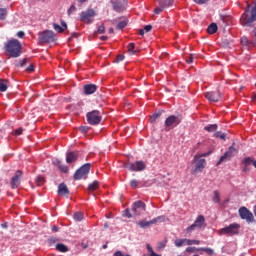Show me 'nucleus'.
I'll list each match as a JSON object with an SVG mask.
<instances>
[{
    "label": "nucleus",
    "instance_id": "obj_9",
    "mask_svg": "<svg viewBox=\"0 0 256 256\" xmlns=\"http://www.w3.org/2000/svg\"><path fill=\"white\" fill-rule=\"evenodd\" d=\"M86 117L89 125H99V123H101V112H99L98 110L88 112L86 114Z\"/></svg>",
    "mask_w": 256,
    "mask_h": 256
},
{
    "label": "nucleus",
    "instance_id": "obj_18",
    "mask_svg": "<svg viewBox=\"0 0 256 256\" xmlns=\"http://www.w3.org/2000/svg\"><path fill=\"white\" fill-rule=\"evenodd\" d=\"M78 157L79 155L76 152H68L66 154V163L68 164L75 163Z\"/></svg>",
    "mask_w": 256,
    "mask_h": 256
},
{
    "label": "nucleus",
    "instance_id": "obj_1",
    "mask_svg": "<svg viewBox=\"0 0 256 256\" xmlns=\"http://www.w3.org/2000/svg\"><path fill=\"white\" fill-rule=\"evenodd\" d=\"M21 42L17 39H12L6 42L5 51L9 57L17 58L21 57Z\"/></svg>",
    "mask_w": 256,
    "mask_h": 256
},
{
    "label": "nucleus",
    "instance_id": "obj_10",
    "mask_svg": "<svg viewBox=\"0 0 256 256\" xmlns=\"http://www.w3.org/2000/svg\"><path fill=\"white\" fill-rule=\"evenodd\" d=\"M40 43H53L55 41V33L51 30H45L38 34Z\"/></svg>",
    "mask_w": 256,
    "mask_h": 256
},
{
    "label": "nucleus",
    "instance_id": "obj_48",
    "mask_svg": "<svg viewBox=\"0 0 256 256\" xmlns=\"http://www.w3.org/2000/svg\"><path fill=\"white\" fill-rule=\"evenodd\" d=\"M97 32L100 33V35H103V33H105V25H100L97 29Z\"/></svg>",
    "mask_w": 256,
    "mask_h": 256
},
{
    "label": "nucleus",
    "instance_id": "obj_47",
    "mask_svg": "<svg viewBox=\"0 0 256 256\" xmlns=\"http://www.w3.org/2000/svg\"><path fill=\"white\" fill-rule=\"evenodd\" d=\"M79 131H81L83 135H85V133L89 132V126H80Z\"/></svg>",
    "mask_w": 256,
    "mask_h": 256
},
{
    "label": "nucleus",
    "instance_id": "obj_55",
    "mask_svg": "<svg viewBox=\"0 0 256 256\" xmlns=\"http://www.w3.org/2000/svg\"><path fill=\"white\" fill-rule=\"evenodd\" d=\"M114 256H131V255H129V254H123V252H121V251H116L115 253H114Z\"/></svg>",
    "mask_w": 256,
    "mask_h": 256
},
{
    "label": "nucleus",
    "instance_id": "obj_13",
    "mask_svg": "<svg viewBox=\"0 0 256 256\" xmlns=\"http://www.w3.org/2000/svg\"><path fill=\"white\" fill-rule=\"evenodd\" d=\"M146 205L143 201L139 200L132 204V213L133 215H141L142 213H145Z\"/></svg>",
    "mask_w": 256,
    "mask_h": 256
},
{
    "label": "nucleus",
    "instance_id": "obj_56",
    "mask_svg": "<svg viewBox=\"0 0 256 256\" xmlns=\"http://www.w3.org/2000/svg\"><path fill=\"white\" fill-rule=\"evenodd\" d=\"M209 0H194V3H197V5H204V3H207Z\"/></svg>",
    "mask_w": 256,
    "mask_h": 256
},
{
    "label": "nucleus",
    "instance_id": "obj_16",
    "mask_svg": "<svg viewBox=\"0 0 256 256\" xmlns=\"http://www.w3.org/2000/svg\"><path fill=\"white\" fill-rule=\"evenodd\" d=\"M205 97L210 103H217L221 99V93L219 91L206 92Z\"/></svg>",
    "mask_w": 256,
    "mask_h": 256
},
{
    "label": "nucleus",
    "instance_id": "obj_57",
    "mask_svg": "<svg viewBox=\"0 0 256 256\" xmlns=\"http://www.w3.org/2000/svg\"><path fill=\"white\" fill-rule=\"evenodd\" d=\"M17 37H18L19 39H23V37H25V32L19 31V32L17 33Z\"/></svg>",
    "mask_w": 256,
    "mask_h": 256
},
{
    "label": "nucleus",
    "instance_id": "obj_51",
    "mask_svg": "<svg viewBox=\"0 0 256 256\" xmlns=\"http://www.w3.org/2000/svg\"><path fill=\"white\" fill-rule=\"evenodd\" d=\"M124 215L125 217H127L128 219H131V217H133V214H131V211H129V209H126L124 211Z\"/></svg>",
    "mask_w": 256,
    "mask_h": 256
},
{
    "label": "nucleus",
    "instance_id": "obj_3",
    "mask_svg": "<svg viewBox=\"0 0 256 256\" xmlns=\"http://www.w3.org/2000/svg\"><path fill=\"white\" fill-rule=\"evenodd\" d=\"M206 227L207 223L205 222V216L198 215L194 223L186 228V233L191 235L195 229H205Z\"/></svg>",
    "mask_w": 256,
    "mask_h": 256
},
{
    "label": "nucleus",
    "instance_id": "obj_52",
    "mask_svg": "<svg viewBox=\"0 0 256 256\" xmlns=\"http://www.w3.org/2000/svg\"><path fill=\"white\" fill-rule=\"evenodd\" d=\"M26 71H27L28 73H33V71H35V65L31 64L30 66H28V67L26 68Z\"/></svg>",
    "mask_w": 256,
    "mask_h": 256
},
{
    "label": "nucleus",
    "instance_id": "obj_7",
    "mask_svg": "<svg viewBox=\"0 0 256 256\" xmlns=\"http://www.w3.org/2000/svg\"><path fill=\"white\" fill-rule=\"evenodd\" d=\"M194 163L196 166L192 171V175L203 173V170L205 169V167H207V160H205V158H200L199 155L194 156Z\"/></svg>",
    "mask_w": 256,
    "mask_h": 256
},
{
    "label": "nucleus",
    "instance_id": "obj_54",
    "mask_svg": "<svg viewBox=\"0 0 256 256\" xmlns=\"http://www.w3.org/2000/svg\"><path fill=\"white\" fill-rule=\"evenodd\" d=\"M15 135L19 136V135H23V128H18L14 131Z\"/></svg>",
    "mask_w": 256,
    "mask_h": 256
},
{
    "label": "nucleus",
    "instance_id": "obj_46",
    "mask_svg": "<svg viewBox=\"0 0 256 256\" xmlns=\"http://www.w3.org/2000/svg\"><path fill=\"white\" fill-rule=\"evenodd\" d=\"M75 11H77V7L75 6V4H72L68 9L67 13L68 15H71L72 13H75Z\"/></svg>",
    "mask_w": 256,
    "mask_h": 256
},
{
    "label": "nucleus",
    "instance_id": "obj_49",
    "mask_svg": "<svg viewBox=\"0 0 256 256\" xmlns=\"http://www.w3.org/2000/svg\"><path fill=\"white\" fill-rule=\"evenodd\" d=\"M57 241H59L57 238H55V237H50V238L48 239V244H49V245H53V244L57 243Z\"/></svg>",
    "mask_w": 256,
    "mask_h": 256
},
{
    "label": "nucleus",
    "instance_id": "obj_28",
    "mask_svg": "<svg viewBox=\"0 0 256 256\" xmlns=\"http://www.w3.org/2000/svg\"><path fill=\"white\" fill-rule=\"evenodd\" d=\"M112 5L114 11H117V13H121V11H123V5L120 2H113Z\"/></svg>",
    "mask_w": 256,
    "mask_h": 256
},
{
    "label": "nucleus",
    "instance_id": "obj_43",
    "mask_svg": "<svg viewBox=\"0 0 256 256\" xmlns=\"http://www.w3.org/2000/svg\"><path fill=\"white\" fill-rule=\"evenodd\" d=\"M201 241L199 240H190V239H186V245H200Z\"/></svg>",
    "mask_w": 256,
    "mask_h": 256
},
{
    "label": "nucleus",
    "instance_id": "obj_39",
    "mask_svg": "<svg viewBox=\"0 0 256 256\" xmlns=\"http://www.w3.org/2000/svg\"><path fill=\"white\" fill-rule=\"evenodd\" d=\"M127 27V20H122L116 25V29H125Z\"/></svg>",
    "mask_w": 256,
    "mask_h": 256
},
{
    "label": "nucleus",
    "instance_id": "obj_31",
    "mask_svg": "<svg viewBox=\"0 0 256 256\" xmlns=\"http://www.w3.org/2000/svg\"><path fill=\"white\" fill-rule=\"evenodd\" d=\"M97 189H99V181H94L88 186L89 191H97Z\"/></svg>",
    "mask_w": 256,
    "mask_h": 256
},
{
    "label": "nucleus",
    "instance_id": "obj_38",
    "mask_svg": "<svg viewBox=\"0 0 256 256\" xmlns=\"http://www.w3.org/2000/svg\"><path fill=\"white\" fill-rule=\"evenodd\" d=\"M53 28H54V31H57V33H63V31H65V28L61 27L57 23H53Z\"/></svg>",
    "mask_w": 256,
    "mask_h": 256
},
{
    "label": "nucleus",
    "instance_id": "obj_15",
    "mask_svg": "<svg viewBox=\"0 0 256 256\" xmlns=\"http://www.w3.org/2000/svg\"><path fill=\"white\" fill-rule=\"evenodd\" d=\"M163 219H164L163 216H159L150 221L142 220L138 223V225H139V227H141V229H147V227H151V225H155V223H159V222L163 221Z\"/></svg>",
    "mask_w": 256,
    "mask_h": 256
},
{
    "label": "nucleus",
    "instance_id": "obj_4",
    "mask_svg": "<svg viewBox=\"0 0 256 256\" xmlns=\"http://www.w3.org/2000/svg\"><path fill=\"white\" fill-rule=\"evenodd\" d=\"M181 116L180 115H170L166 118L164 122L165 131H171V129H175L177 125L181 124Z\"/></svg>",
    "mask_w": 256,
    "mask_h": 256
},
{
    "label": "nucleus",
    "instance_id": "obj_12",
    "mask_svg": "<svg viewBox=\"0 0 256 256\" xmlns=\"http://www.w3.org/2000/svg\"><path fill=\"white\" fill-rule=\"evenodd\" d=\"M126 169L134 172L145 171V169H147V164H145L142 160H139L134 163L126 164Z\"/></svg>",
    "mask_w": 256,
    "mask_h": 256
},
{
    "label": "nucleus",
    "instance_id": "obj_26",
    "mask_svg": "<svg viewBox=\"0 0 256 256\" xmlns=\"http://www.w3.org/2000/svg\"><path fill=\"white\" fill-rule=\"evenodd\" d=\"M161 115H163V111H159L157 113H154L151 117H150V123H156L157 120L159 119V117H161Z\"/></svg>",
    "mask_w": 256,
    "mask_h": 256
},
{
    "label": "nucleus",
    "instance_id": "obj_11",
    "mask_svg": "<svg viewBox=\"0 0 256 256\" xmlns=\"http://www.w3.org/2000/svg\"><path fill=\"white\" fill-rule=\"evenodd\" d=\"M93 17H95V10L88 9L86 11L81 12L80 21L86 23L87 25H91V23H93Z\"/></svg>",
    "mask_w": 256,
    "mask_h": 256
},
{
    "label": "nucleus",
    "instance_id": "obj_53",
    "mask_svg": "<svg viewBox=\"0 0 256 256\" xmlns=\"http://www.w3.org/2000/svg\"><path fill=\"white\" fill-rule=\"evenodd\" d=\"M152 29H153V26H152L151 24L146 25V26L144 27L145 33H149V31H151Z\"/></svg>",
    "mask_w": 256,
    "mask_h": 256
},
{
    "label": "nucleus",
    "instance_id": "obj_27",
    "mask_svg": "<svg viewBox=\"0 0 256 256\" xmlns=\"http://www.w3.org/2000/svg\"><path fill=\"white\" fill-rule=\"evenodd\" d=\"M219 25H221L222 27H227V25H229V17H227V16H220Z\"/></svg>",
    "mask_w": 256,
    "mask_h": 256
},
{
    "label": "nucleus",
    "instance_id": "obj_33",
    "mask_svg": "<svg viewBox=\"0 0 256 256\" xmlns=\"http://www.w3.org/2000/svg\"><path fill=\"white\" fill-rule=\"evenodd\" d=\"M73 219L76 220V221H83L84 215H83L82 212H76L73 215Z\"/></svg>",
    "mask_w": 256,
    "mask_h": 256
},
{
    "label": "nucleus",
    "instance_id": "obj_22",
    "mask_svg": "<svg viewBox=\"0 0 256 256\" xmlns=\"http://www.w3.org/2000/svg\"><path fill=\"white\" fill-rule=\"evenodd\" d=\"M219 29V27L217 26L216 23H212L208 26L207 28V33H209V35H215V32Z\"/></svg>",
    "mask_w": 256,
    "mask_h": 256
},
{
    "label": "nucleus",
    "instance_id": "obj_25",
    "mask_svg": "<svg viewBox=\"0 0 256 256\" xmlns=\"http://www.w3.org/2000/svg\"><path fill=\"white\" fill-rule=\"evenodd\" d=\"M174 245L175 247H183V245H187V238L176 239Z\"/></svg>",
    "mask_w": 256,
    "mask_h": 256
},
{
    "label": "nucleus",
    "instance_id": "obj_34",
    "mask_svg": "<svg viewBox=\"0 0 256 256\" xmlns=\"http://www.w3.org/2000/svg\"><path fill=\"white\" fill-rule=\"evenodd\" d=\"M205 131H208L209 133H213L217 129V124H210L208 126L204 127Z\"/></svg>",
    "mask_w": 256,
    "mask_h": 256
},
{
    "label": "nucleus",
    "instance_id": "obj_29",
    "mask_svg": "<svg viewBox=\"0 0 256 256\" xmlns=\"http://www.w3.org/2000/svg\"><path fill=\"white\" fill-rule=\"evenodd\" d=\"M213 198H212V201L214 202V203H221V196H220V194H219V191H217V190H215L214 192H213Z\"/></svg>",
    "mask_w": 256,
    "mask_h": 256
},
{
    "label": "nucleus",
    "instance_id": "obj_37",
    "mask_svg": "<svg viewBox=\"0 0 256 256\" xmlns=\"http://www.w3.org/2000/svg\"><path fill=\"white\" fill-rule=\"evenodd\" d=\"M146 249L149 252L148 256H161V255L155 253V251L153 250V247H151L149 244L146 245Z\"/></svg>",
    "mask_w": 256,
    "mask_h": 256
},
{
    "label": "nucleus",
    "instance_id": "obj_32",
    "mask_svg": "<svg viewBox=\"0 0 256 256\" xmlns=\"http://www.w3.org/2000/svg\"><path fill=\"white\" fill-rule=\"evenodd\" d=\"M7 19V8H0V21Z\"/></svg>",
    "mask_w": 256,
    "mask_h": 256
},
{
    "label": "nucleus",
    "instance_id": "obj_23",
    "mask_svg": "<svg viewBox=\"0 0 256 256\" xmlns=\"http://www.w3.org/2000/svg\"><path fill=\"white\" fill-rule=\"evenodd\" d=\"M56 251H59L60 253H67L69 251V248L65 246L63 243L56 244Z\"/></svg>",
    "mask_w": 256,
    "mask_h": 256
},
{
    "label": "nucleus",
    "instance_id": "obj_2",
    "mask_svg": "<svg viewBox=\"0 0 256 256\" xmlns=\"http://www.w3.org/2000/svg\"><path fill=\"white\" fill-rule=\"evenodd\" d=\"M239 229H241V225H239L238 223H232L229 226H226V227L218 230V235H220V236L225 235L226 237H233V235L239 234Z\"/></svg>",
    "mask_w": 256,
    "mask_h": 256
},
{
    "label": "nucleus",
    "instance_id": "obj_59",
    "mask_svg": "<svg viewBox=\"0 0 256 256\" xmlns=\"http://www.w3.org/2000/svg\"><path fill=\"white\" fill-rule=\"evenodd\" d=\"M52 231H53V233H58L59 227H57L56 225L52 226Z\"/></svg>",
    "mask_w": 256,
    "mask_h": 256
},
{
    "label": "nucleus",
    "instance_id": "obj_62",
    "mask_svg": "<svg viewBox=\"0 0 256 256\" xmlns=\"http://www.w3.org/2000/svg\"><path fill=\"white\" fill-rule=\"evenodd\" d=\"M109 39V37H107V36H101L100 37V40L101 41H107Z\"/></svg>",
    "mask_w": 256,
    "mask_h": 256
},
{
    "label": "nucleus",
    "instance_id": "obj_19",
    "mask_svg": "<svg viewBox=\"0 0 256 256\" xmlns=\"http://www.w3.org/2000/svg\"><path fill=\"white\" fill-rule=\"evenodd\" d=\"M58 194L59 195H69V188H67V184L61 183L58 186Z\"/></svg>",
    "mask_w": 256,
    "mask_h": 256
},
{
    "label": "nucleus",
    "instance_id": "obj_61",
    "mask_svg": "<svg viewBox=\"0 0 256 256\" xmlns=\"http://www.w3.org/2000/svg\"><path fill=\"white\" fill-rule=\"evenodd\" d=\"M211 152H207V153H203V154H201L199 157L201 158V157H209V154H210Z\"/></svg>",
    "mask_w": 256,
    "mask_h": 256
},
{
    "label": "nucleus",
    "instance_id": "obj_14",
    "mask_svg": "<svg viewBox=\"0 0 256 256\" xmlns=\"http://www.w3.org/2000/svg\"><path fill=\"white\" fill-rule=\"evenodd\" d=\"M23 177V171L18 170L15 172L14 176L11 179V188L17 189L21 185V178Z\"/></svg>",
    "mask_w": 256,
    "mask_h": 256
},
{
    "label": "nucleus",
    "instance_id": "obj_35",
    "mask_svg": "<svg viewBox=\"0 0 256 256\" xmlns=\"http://www.w3.org/2000/svg\"><path fill=\"white\" fill-rule=\"evenodd\" d=\"M44 184H45V177L37 176V178H36V185L38 187H41V185H44Z\"/></svg>",
    "mask_w": 256,
    "mask_h": 256
},
{
    "label": "nucleus",
    "instance_id": "obj_50",
    "mask_svg": "<svg viewBox=\"0 0 256 256\" xmlns=\"http://www.w3.org/2000/svg\"><path fill=\"white\" fill-rule=\"evenodd\" d=\"M197 249H199V248H196V247H187V248H186V253H195V251H197Z\"/></svg>",
    "mask_w": 256,
    "mask_h": 256
},
{
    "label": "nucleus",
    "instance_id": "obj_20",
    "mask_svg": "<svg viewBox=\"0 0 256 256\" xmlns=\"http://www.w3.org/2000/svg\"><path fill=\"white\" fill-rule=\"evenodd\" d=\"M54 165H57L58 169H60L62 173H69V167H67V165L62 164L61 160H56L54 162Z\"/></svg>",
    "mask_w": 256,
    "mask_h": 256
},
{
    "label": "nucleus",
    "instance_id": "obj_63",
    "mask_svg": "<svg viewBox=\"0 0 256 256\" xmlns=\"http://www.w3.org/2000/svg\"><path fill=\"white\" fill-rule=\"evenodd\" d=\"M243 172H244V173H249V166H245V167L243 168Z\"/></svg>",
    "mask_w": 256,
    "mask_h": 256
},
{
    "label": "nucleus",
    "instance_id": "obj_42",
    "mask_svg": "<svg viewBox=\"0 0 256 256\" xmlns=\"http://www.w3.org/2000/svg\"><path fill=\"white\" fill-rule=\"evenodd\" d=\"M193 59H197V54H190L189 57L186 58V63L191 65V63H193Z\"/></svg>",
    "mask_w": 256,
    "mask_h": 256
},
{
    "label": "nucleus",
    "instance_id": "obj_60",
    "mask_svg": "<svg viewBox=\"0 0 256 256\" xmlns=\"http://www.w3.org/2000/svg\"><path fill=\"white\" fill-rule=\"evenodd\" d=\"M61 25H62V27L64 28V31H65V29H67V23L62 20Z\"/></svg>",
    "mask_w": 256,
    "mask_h": 256
},
{
    "label": "nucleus",
    "instance_id": "obj_8",
    "mask_svg": "<svg viewBox=\"0 0 256 256\" xmlns=\"http://www.w3.org/2000/svg\"><path fill=\"white\" fill-rule=\"evenodd\" d=\"M239 216L243 221H246V223H254L255 222V216H253V212H251L247 207L242 206L238 210Z\"/></svg>",
    "mask_w": 256,
    "mask_h": 256
},
{
    "label": "nucleus",
    "instance_id": "obj_58",
    "mask_svg": "<svg viewBox=\"0 0 256 256\" xmlns=\"http://www.w3.org/2000/svg\"><path fill=\"white\" fill-rule=\"evenodd\" d=\"M125 59V56L123 55H118L117 56V62L119 63L120 61H123Z\"/></svg>",
    "mask_w": 256,
    "mask_h": 256
},
{
    "label": "nucleus",
    "instance_id": "obj_44",
    "mask_svg": "<svg viewBox=\"0 0 256 256\" xmlns=\"http://www.w3.org/2000/svg\"><path fill=\"white\" fill-rule=\"evenodd\" d=\"M133 49H135V43L131 42L128 44V53H130V55H135V51H133Z\"/></svg>",
    "mask_w": 256,
    "mask_h": 256
},
{
    "label": "nucleus",
    "instance_id": "obj_30",
    "mask_svg": "<svg viewBox=\"0 0 256 256\" xmlns=\"http://www.w3.org/2000/svg\"><path fill=\"white\" fill-rule=\"evenodd\" d=\"M197 251H204L207 255L213 256L215 255V250L213 248H198Z\"/></svg>",
    "mask_w": 256,
    "mask_h": 256
},
{
    "label": "nucleus",
    "instance_id": "obj_41",
    "mask_svg": "<svg viewBox=\"0 0 256 256\" xmlns=\"http://www.w3.org/2000/svg\"><path fill=\"white\" fill-rule=\"evenodd\" d=\"M255 161H253V159L251 157H246L244 158L243 160V164L246 166V167H249V165H251V163L253 164Z\"/></svg>",
    "mask_w": 256,
    "mask_h": 256
},
{
    "label": "nucleus",
    "instance_id": "obj_64",
    "mask_svg": "<svg viewBox=\"0 0 256 256\" xmlns=\"http://www.w3.org/2000/svg\"><path fill=\"white\" fill-rule=\"evenodd\" d=\"M139 35H141V36L145 35V30L144 29H140L139 30Z\"/></svg>",
    "mask_w": 256,
    "mask_h": 256
},
{
    "label": "nucleus",
    "instance_id": "obj_40",
    "mask_svg": "<svg viewBox=\"0 0 256 256\" xmlns=\"http://www.w3.org/2000/svg\"><path fill=\"white\" fill-rule=\"evenodd\" d=\"M28 61H29V59L24 58L17 62L16 67H25V65H27Z\"/></svg>",
    "mask_w": 256,
    "mask_h": 256
},
{
    "label": "nucleus",
    "instance_id": "obj_17",
    "mask_svg": "<svg viewBox=\"0 0 256 256\" xmlns=\"http://www.w3.org/2000/svg\"><path fill=\"white\" fill-rule=\"evenodd\" d=\"M84 89V95H93L95 91H97V85L95 84H86L83 87Z\"/></svg>",
    "mask_w": 256,
    "mask_h": 256
},
{
    "label": "nucleus",
    "instance_id": "obj_45",
    "mask_svg": "<svg viewBox=\"0 0 256 256\" xmlns=\"http://www.w3.org/2000/svg\"><path fill=\"white\" fill-rule=\"evenodd\" d=\"M130 187H132L133 189H137V187H139V181H137L136 179L131 180Z\"/></svg>",
    "mask_w": 256,
    "mask_h": 256
},
{
    "label": "nucleus",
    "instance_id": "obj_24",
    "mask_svg": "<svg viewBox=\"0 0 256 256\" xmlns=\"http://www.w3.org/2000/svg\"><path fill=\"white\" fill-rule=\"evenodd\" d=\"M164 9H167L165 7V3L163 2V0H161V2L159 3V6L155 8L154 13L156 15H159V13H162Z\"/></svg>",
    "mask_w": 256,
    "mask_h": 256
},
{
    "label": "nucleus",
    "instance_id": "obj_21",
    "mask_svg": "<svg viewBox=\"0 0 256 256\" xmlns=\"http://www.w3.org/2000/svg\"><path fill=\"white\" fill-rule=\"evenodd\" d=\"M9 89V80L0 79V91L5 93Z\"/></svg>",
    "mask_w": 256,
    "mask_h": 256
},
{
    "label": "nucleus",
    "instance_id": "obj_36",
    "mask_svg": "<svg viewBox=\"0 0 256 256\" xmlns=\"http://www.w3.org/2000/svg\"><path fill=\"white\" fill-rule=\"evenodd\" d=\"M214 137H216L217 139H222V141H225V139H227V134L221 133V132H215Z\"/></svg>",
    "mask_w": 256,
    "mask_h": 256
},
{
    "label": "nucleus",
    "instance_id": "obj_6",
    "mask_svg": "<svg viewBox=\"0 0 256 256\" xmlns=\"http://www.w3.org/2000/svg\"><path fill=\"white\" fill-rule=\"evenodd\" d=\"M239 151L237 148H235V142L232 144L231 147H229L228 151L224 153L219 159V161L216 163L217 166L221 165V163H224V161H231L235 155H237Z\"/></svg>",
    "mask_w": 256,
    "mask_h": 256
},
{
    "label": "nucleus",
    "instance_id": "obj_5",
    "mask_svg": "<svg viewBox=\"0 0 256 256\" xmlns=\"http://www.w3.org/2000/svg\"><path fill=\"white\" fill-rule=\"evenodd\" d=\"M91 171V164L86 163L82 165L74 174L75 181H81V179H87V175Z\"/></svg>",
    "mask_w": 256,
    "mask_h": 256
}]
</instances>
